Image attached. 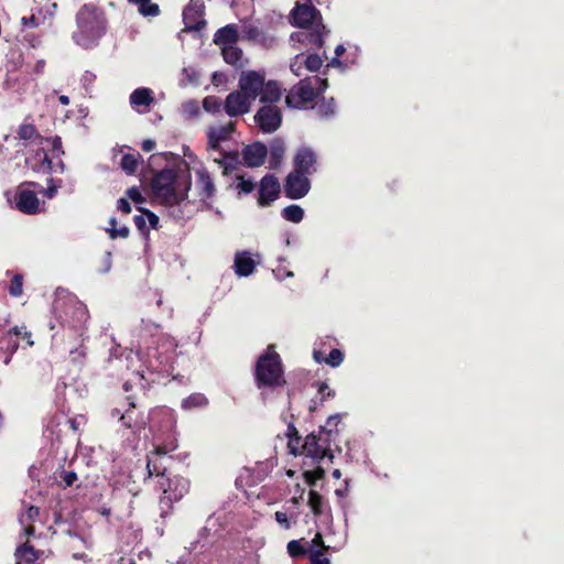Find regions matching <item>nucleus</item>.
Returning <instances> with one entry per match:
<instances>
[{
  "label": "nucleus",
  "instance_id": "nucleus-8",
  "mask_svg": "<svg viewBox=\"0 0 564 564\" xmlns=\"http://www.w3.org/2000/svg\"><path fill=\"white\" fill-rule=\"evenodd\" d=\"M254 121L262 132L272 133L281 127L282 112L274 105H264L257 111Z\"/></svg>",
  "mask_w": 564,
  "mask_h": 564
},
{
  "label": "nucleus",
  "instance_id": "nucleus-26",
  "mask_svg": "<svg viewBox=\"0 0 564 564\" xmlns=\"http://www.w3.org/2000/svg\"><path fill=\"white\" fill-rule=\"evenodd\" d=\"M281 86L275 80L264 82V88H262V91L259 95L260 101L269 105L278 102L281 99Z\"/></svg>",
  "mask_w": 564,
  "mask_h": 564
},
{
  "label": "nucleus",
  "instance_id": "nucleus-21",
  "mask_svg": "<svg viewBox=\"0 0 564 564\" xmlns=\"http://www.w3.org/2000/svg\"><path fill=\"white\" fill-rule=\"evenodd\" d=\"M235 131V123L229 122L226 126L213 127L208 130V147L213 150H218L220 142L230 139L231 133Z\"/></svg>",
  "mask_w": 564,
  "mask_h": 564
},
{
  "label": "nucleus",
  "instance_id": "nucleus-10",
  "mask_svg": "<svg viewBox=\"0 0 564 564\" xmlns=\"http://www.w3.org/2000/svg\"><path fill=\"white\" fill-rule=\"evenodd\" d=\"M311 189L308 176L297 172H290L284 183V194L290 199H301L307 195Z\"/></svg>",
  "mask_w": 564,
  "mask_h": 564
},
{
  "label": "nucleus",
  "instance_id": "nucleus-20",
  "mask_svg": "<svg viewBox=\"0 0 564 564\" xmlns=\"http://www.w3.org/2000/svg\"><path fill=\"white\" fill-rule=\"evenodd\" d=\"M196 186L200 199L205 200L214 197L216 187L209 172L206 169H200L196 172Z\"/></svg>",
  "mask_w": 564,
  "mask_h": 564
},
{
  "label": "nucleus",
  "instance_id": "nucleus-57",
  "mask_svg": "<svg viewBox=\"0 0 564 564\" xmlns=\"http://www.w3.org/2000/svg\"><path fill=\"white\" fill-rule=\"evenodd\" d=\"M184 111L191 116H196L199 112V106L195 100H188L183 104Z\"/></svg>",
  "mask_w": 564,
  "mask_h": 564
},
{
  "label": "nucleus",
  "instance_id": "nucleus-18",
  "mask_svg": "<svg viewBox=\"0 0 564 564\" xmlns=\"http://www.w3.org/2000/svg\"><path fill=\"white\" fill-rule=\"evenodd\" d=\"M204 4L189 3L183 10L184 31H199L206 22L203 19Z\"/></svg>",
  "mask_w": 564,
  "mask_h": 564
},
{
  "label": "nucleus",
  "instance_id": "nucleus-7",
  "mask_svg": "<svg viewBox=\"0 0 564 564\" xmlns=\"http://www.w3.org/2000/svg\"><path fill=\"white\" fill-rule=\"evenodd\" d=\"M166 455L167 449L162 445L155 446L154 449L147 455V475L144 482L153 477L159 480L169 475L167 465L165 464L167 459Z\"/></svg>",
  "mask_w": 564,
  "mask_h": 564
},
{
  "label": "nucleus",
  "instance_id": "nucleus-15",
  "mask_svg": "<svg viewBox=\"0 0 564 564\" xmlns=\"http://www.w3.org/2000/svg\"><path fill=\"white\" fill-rule=\"evenodd\" d=\"M316 163L315 152L308 147H301L293 158V171L308 176L316 172Z\"/></svg>",
  "mask_w": 564,
  "mask_h": 564
},
{
  "label": "nucleus",
  "instance_id": "nucleus-4",
  "mask_svg": "<svg viewBox=\"0 0 564 564\" xmlns=\"http://www.w3.org/2000/svg\"><path fill=\"white\" fill-rule=\"evenodd\" d=\"M328 87L326 78L318 76L305 77L294 85L285 97L290 108H307Z\"/></svg>",
  "mask_w": 564,
  "mask_h": 564
},
{
  "label": "nucleus",
  "instance_id": "nucleus-31",
  "mask_svg": "<svg viewBox=\"0 0 564 564\" xmlns=\"http://www.w3.org/2000/svg\"><path fill=\"white\" fill-rule=\"evenodd\" d=\"M35 159L39 160V165L33 166L32 169L37 172L51 173L53 169L52 160L48 158V154L43 148H40L35 151Z\"/></svg>",
  "mask_w": 564,
  "mask_h": 564
},
{
  "label": "nucleus",
  "instance_id": "nucleus-44",
  "mask_svg": "<svg viewBox=\"0 0 564 564\" xmlns=\"http://www.w3.org/2000/svg\"><path fill=\"white\" fill-rule=\"evenodd\" d=\"M73 311L75 315V322L72 324L73 327H77L78 324H83L88 319V311L83 303H76L73 305Z\"/></svg>",
  "mask_w": 564,
  "mask_h": 564
},
{
  "label": "nucleus",
  "instance_id": "nucleus-43",
  "mask_svg": "<svg viewBox=\"0 0 564 564\" xmlns=\"http://www.w3.org/2000/svg\"><path fill=\"white\" fill-rule=\"evenodd\" d=\"M140 14L143 17H158L160 14V7L158 3L145 0L138 6Z\"/></svg>",
  "mask_w": 564,
  "mask_h": 564
},
{
  "label": "nucleus",
  "instance_id": "nucleus-40",
  "mask_svg": "<svg viewBox=\"0 0 564 564\" xmlns=\"http://www.w3.org/2000/svg\"><path fill=\"white\" fill-rule=\"evenodd\" d=\"M110 228L108 229L109 236L111 239L122 238L126 239L129 237L130 230L127 226H122L120 228L117 227V219L111 217L109 219Z\"/></svg>",
  "mask_w": 564,
  "mask_h": 564
},
{
  "label": "nucleus",
  "instance_id": "nucleus-32",
  "mask_svg": "<svg viewBox=\"0 0 564 564\" xmlns=\"http://www.w3.org/2000/svg\"><path fill=\"white\" fill-rule=\"evenodd\" d=\"M281 214L285 220L294 224L300 223L304 217L303 208L295 204L289 205L285 208H283Z\"/></svg>",
  "mask_w": 564,
  "mask_h": 564
},
{
  "label": "nucleus",
  "instance_id": "nucleus-45",
  "mask_svg": "<svg viewBox=\"0 0 564 564\" xmlns=\"http://www.w3.org/2000/svg\"><path fill=\"white\" fill-rule=\"evenodd\" d=\"M314 386L317 388L319 394V404H323L324 401L333 399L336 395L335 391L330 389L326 382H316Z\"/></svg>",
  "mask_w": 564,
  "mask_h": 564
},
{
  "label": "nucleus",
  "instance_id": "nucleus-61",
  "mask_svg": "<svg viewBox=\"0 0 564 564\" xmlns=\"http://www.w3.org/2000/svg\"><path fill=\"white\" fill-rule=\"evenodd\" d=\"M28 520L31 522H35L40 517V508L35 506H30L25 513Z\"/></svg>",
  "mask_w": 564,
  "mask_h": 564
},
{
  "label": "nucleus",
  "instance_id": "nucleus-53",
  "mask_svg": "<svg viewBox=\"0 0 564 564\" xmlns=\"http://www.w3.org/2000/svg\"><path fill=\"white\" fill-rule=\"evenodd\" d=\"M239 183L237 184V188L239 193L250 194L256 185L252 180H245L242 176H238Z\"/></svg>",
  "mask_w": 564,
  "mask_h": 564
},
{
  "label": "nucleus",
  "instance_id": "nucleus-9",
  "mask_svg": "<svg viewBox=\"0 0 564 564\" xmlns=\"http://www.w3.org/2000/svg\"><path fill=\"white\" fill-rule=\"evenodd\" d=\"M264 74L257 70H245L239 77V91L254 101L264 88Z\"/></svg>",
  "mask_w": 564,
  "mask_h": 564
},
{
  "label": "nucleus",
  "instance_id": "nucleus-17",
  "mask_svg": "<svg viewBox=\"0 0 564 564\" xmlns=\"http://www.w3.org/2000/svg\"><path fill=\"white\" fill-rule=\"evenodd\" d=\"M267 155L268 148L260 141L248 144L242 150V159L248 167H259L263 165Z\"/></svg>",
  "mask_w": 564,
  "mask_h": 564
},
{
  "label": "nucleus",
  "instance_id": "nucleus-33",
  "mask_svg": "<svg viewBox=\"0 0 564 564\" xmlns=\"http://www.w3.org/2000/svg\"><path fill=\"white\" fill-rule=\"evenodd\" d=\"M208 404L207 398L203 393H193L182 401V408L184 410H192L195 408H202Z\"/></svg>",
  "mask_w": 564,
  "mask_h": 564
},
{
  "label": "nucleus",
  "instance_id": "nucleus-25",
  "mask_svg": "<svg viewBox=\"0 0 564 564\" xmlns=\"http://www.w3.org/2000/svg\"><path fill=\"white\" fill-rule=\"evenodd\" d=\"M234 267L239 276H249L254 271L256 262L249 252L243 251L236 253Z\"/></svg>",
  "mask_w": 564,
  "mask_h": 564
},
{
  "label": "nucleus",
  "instance_id": "nucleus-11",
  "mask_svg": "<svg viewBox=\"0 0 564 564\" xmlns=\"http://www.w3.org/2000/svg\"><path fill=\"white\" fill-rule=\"evenodd\" d=\"M323 447V443L321 442L318 435L315 432L310 433L305 437L304 443L301 446V455L311 458L312 463L314 464L321 463L326 457L332 462L334 458V454L328 453Z\"/></svg>",
  "mask_w": 564,
  "mask_h": 564
},
{
  "label": "nucleus",
  "instance_id": "nucleus-1",
  "mask_svg": "<svg viewBox=\"0 0 564 564\" xmlns=\"http://www.w3.org/2000/svg\"><path fill=\"white\" fill-rule=\"evenodd\" d=\"M76 25L72 36L75 43L84 48L94 47L107 30L104 10L91 3L84 4L76 14Z\"/></svg>",
  "mask_w": 564,
  "mask_h": 564
},
{
  "label": "nucleus",
  "instance_id": "nucleus-63",
  "mask_svg": "<svg viewBox=\"0 0 564 564\" xmlns=\"http://www.w3.org/2000/svg\"><path fill=\"white\" fill-rule=\"evenodd\" d=\"M52 151H53L54 153H57L58 155H59V154H64V150H63L62 139H61V137L55 135V137L52 139Z\"/></svg>",
  "mask_w": 564,
  "mask_h": 564
},
{
  "label": "nucleus",
  "instance_id": "nucleus-27",
  "mask_svg": "<svg viewBox=\"0 0 564 564\" xmlns=\"http://www.w3.org/2000/svg\"><path fill=\"white\" fill-rule=\"evenodd\" d=\"M154 97L153 91L150 88L141 87L137 88L132 91L130 95V104L133 107H149L151 104H153Z\"/></svg>",
  "mask_w": 564,
  "mask_h": 564
},
{
  "label": "nucleus",
  "instance_id": "nucleus-5",
  "mask_svg": "<svg viewBox=\"0 0 564 564\" xmlns=\"http://www.w3.org/2000/svg\"><path fill=\"white\" fill-rule=\"evenodd\" d=\"M191 482L181 475H166L156 480V488L162 491L160 496L161 517L165 518L173 511V505L188 494Z\"/></svg>",
  "mask_w": 564,
  "mask_h": 564
},
{
  "label": "nucleus",
  "instance_id": "nucleus-6",
  "mask_svg": "<svg viewBox=\"0 0 564 564\" xmlns=\"http://www.w3.org/2000/svg\"><path fill=\"white\" fill-rule=\"evenodd\" d=\"M124 400V411L122 412V409L115 408L111 410V416L118 417L119 422H121V425L127 429H143L145 425L143 415L141 413L134 412L137 409V398L132 394H129Z\"/></svg>",
  "mask_w": 564,
  "mask_h": 564
},
{
  "label": "nucleus",
  "instance_id": "nucleus-48",
  "mask_svg": "<svg viewBox=\"0 0 564 564\" xmlns=\"http://www.w3.org/2000/svg\"><path fill=\"white\" fill-rule=\"evenodd\" d=\"M59 479L63 488L72 487L78 479L77 474L73 470H62L59 473Z\"/></svg>",
  "mask_w": 564,
  "mask_h": 564
},
{
  "label": "nucleus",
  "instance_id": "nucleus-39",
  "mask_svg": "<svg viewBox=\"0 0 564 564\" xmlns=\"http://www.w3.org/2000/svg\"><path fill=\"white\" fill-rule=\"evenodd\" d=\"M325 469L321 466H317L314 470H305L303 473V478L310 487H314L317 480L325 478Z\"/></svg>",
  "mask_w": 564,
  "mask_h": 564
},
{
  "label": "nucleus",
  "instance_id": "nucleus-37",
  "mask_svg": "<svg viewBox=\"0 0 564 564\" xmlns=\"http://www.w3.org/2000/svg\"><path fill=\"white\" fill-rule=\"evenodd\" d=\"M288 552L291 557L301 558L305 555H310V547H306L299 540H292L288 543Z\"/></svg>",
  "mask_w": 564,
  "mask_h": 564
},
{
  "label": "nucleus",
  "instance_id": "nucleus-42",
  "mask_svg": "<svg viewBox=\"0 0 564 564\" xmlns=\"http://www.w3.org/2000/svg\"><path fill=\"white\" fill-rule=\"evenodd\" d=\"M223 107L221 99L217 96H207L203 100V108L210 113L219 112Z\"/></svg>",
  "mask_w": 564,
  "mask_h": 564
},
{
  "label": "nucleus",
  "instance_id": "nucleus-34",
  "mask_svg": "<svg viewBox=\"0 0 564 564\" xmlns=\"http://www.w3.org/2000/svg\"><path fill=\"white\" fill-rule=\"evenodd\" d=\"M216 162L223 167V173L229 175L237 169L238 154L236 152L226 153L223 159L216 160Z\"/></svg>",
  "mask_w": 564,
  "mask_h": 564
},
{
  "label": "nucleus",
  "instance_id": "nucleus-58",
  "mask_svg": "<svg viewBox=\"0 0 564 564\" xmlns=\"http://www.w3.org/2000/svg\"><path fill=\"white\" fill-rule=\"evenodd\" d=\"M274 519L275 521L282 525L284 529H290L291 528V523L289 521V518H288V514L285 512H282V511H276L274 513Z\"/></svg>",
  "mask_w": 564,
  "mask_h": 564
},
{
  "label": "nucleus",
  "instance_id": "nucleus-56",
  "mask_svg": "<svg viewBox=\"0 0 564 564\" xmlns=\"http://www.w3.org/2000/svg\"><path fill=\"white\" fill-rule=\"evenodd\" d=\"M308 547H314L315 550H323L326 553L329 549L328 545H325L324 539L321 532H316L312 540V544Z\"/></svg>",
  "mask_w": 564,
  "mask_h": 564
},
{
  "label": "nucleus",
  "instance_id": "nucleus-64",
  "mask_svg": "<svg viewBox=\"0 0 564 564\" xmlns=\"http://www.w3.org/2000/svg\"><path fill=\"white\" fill-rule=\"evenodd\" d=\"M339 422H340V415L339 414L330 415L327 419V422H326L325 426L332 427V429H337V425H338Z\"/></svg>",
  "mask_w": 564,
  "mask_h": 564
},
{
  "label": "nucleus",
  "instance_id": "nucleus-38",
  "mask_svg": "<svg viewBox=\"0 0 564 564\" xmlns=\"http://www.w3.org/2000/svg\"><path fill=\"white\" fill-rule=\"evenodd\" d=\"M303 62L304 67L312 73L318 72L324 63L323 58L317 53L304 55Z\"/></svg>",
  "mask_w": 564,
  "mask_h": 564
},
{
  "label": "nucleus",
  "instance_id": "nucleus-12",
  "mask_svg": "<svg viewBox=\"0 0 564 564\" xmlns=\"http://www.w3.org/2000/svg\"><path fill=\"white\" fill-rule=\"evenodd\" d=\"M293 25L307 29L322 22L321 12L312 4H296L292 11Z\"/></svg>",
  "mask_w": 564,
  "mask_h": 564
},
{
  "label": "nucleus",
  "instance_id": "nucleus-28",
  "mask_svg": "<svg viewBox=\"0 0 564 564\" xmlns=\"http://www.w3.org/2000/svg\"><path fill=\"white\" fill-rule=\"evenodd\" d=\"M18 138L22 141H42V135L32 122H23L17 130Z\"/></svg>",
  "mask_w": 564,
  "mask_h": 564
},
{
  "label": "nucleus",
  "instance_id": "nucleus-29",
  "mask_svg": "<svg viewBox=\"0 0 564 564\" xmlns=\"http://www.w3.org/2000/svg\"><path fill=\"white\" fill-rule=\"evenodd\" d=\"M140 159V153H126L121 158L120 166L128 175H133L138 170Z\"/></svg>",
  "mask_w": 564,
  "mask_h": 564
},
{
  "label": "nucleus",
  "instance_id": "nucleus-14",
  "mask_svg": "<svg viewBox=\"0 0 564 564\" xmlns=\"http://www.w3.org/2000/svg\"><path fill=\"white\" fill-rule=\"evenodd\" d=\"M281 193L279 180L273 174L264 175L259 185L258 204L262 207L270 206Z\"/></svg>",
  "mask_w": 564,
  "mask_h": 564
},
{
  "label": "nucleus",
  "instance_id": "nucleus-54",
  "mask_svg": "<svg viewBox=\"0 0 564 564\" xmlns=\"http://www.w3.org/2000/svg\"><path fill=\"white\" fill-rule=\"evenodd\" d=\"M126 196L131 199L135 204H141L145 202V198L141 194L140 189L137 186H132L126 191Z\"/></svg>",
  "mask_w": 564,
  "mask_h": 564
},
{
  "label": "nucleus",
  "instance_id": "nucleus-24",
  "mask_svg": "<svg viewBox=\"0 0 564 564\" xmlns=\"http://www.w3.org/2000/svg\"><path fill=\"white\" fill-rule=\"evenodd\" d=\"M239 40V33L234 24L220 28L214 34V43L219 46L234 45Z\"/></svg>",
  "mask_w": 564,
  "mask_h": 564
},
{
  "label": "nucleus",
  "instance_id": "nucleus-22",
  "mask_svg": "<svg viewBox=\"0 0 564 564\" xmlns=\"http://www.w3.org/2000/svg\"><path fill=\"white\" fill-rule=\"evenodd\" d=\"M269 167L276 170L281 166L285 154V142L282 138L276 137L270 141L269 149Z\"/></svg>",
  "mask_w": 564,
  "mask_h": 564
},
{
  "label": "nucleus",
  "instance_id": "nucleus-2",
  "mask_svg": "<svg viewBox=\"0 0 564 564\" xmlns=\"http://www.w3.org/2000/svg\"><path fill=\"white\" fill-rule=\"evenodd\" d=\"M177 176L175 169L167 167L156 172L152 178V191L165 205H178L187 199L191 175L187 174L183 181H177Z\"/></svg>",
  "mask_w": 564,
  "mask_h": 564
},
{
  "label": "nucleus",
  "instance_id": "nucleus-13",
  "mask_svg": "<svg viewBox=\"0 0 564 564\" xmlns=\"http://www.w3.org/2000/svg\"><path fill=\"white\" fill-rule=\"evenodd\" d=\"M328 33L323 23H317L307 29H302L292 34V39L305 46L321 48L325 43V35Z\"/></svg>",
  "mask_w": 564,
  "mask_h": 564
},
{
  "label": "nucleus",
  "instance_id": "nucleus-60",
  "mask_svg": "<svg viewBox=\"0 0 564 564\" xmlns=\"http://www.w3.org/2000/svg\"><path fill=\"white\" fill-rule=\"evenodd\" d=\"M117 209L122 212L123 214H130L132 207L126 197H121L117 200Z\"/></svg>",
  "mask_w": 564,
  "mask_h": 564
},
{
  "label": "nucleus",
  "instance_id": "nucleus-16",
  "mask_svg": "<svg viewBox=\"0 0 564 564\" xmlns=\"http://www.w3.org/2000/svg\"><path fill=\"white\" fill-rule=\"evenodd\" d=\"M252 101L239 90L227 95L224 109L229 117H237L250 111Z\"/></svg>",
  "mask_w": 564,
  "mask_h": 564
},
{
  "label": "nucleus",
  "instance_id": "nucleus-3",
  "mask_svg": "<svg viewBox=\"0 0 564 564\" xmlns=\"http://www.w3.org/2000/svg\"><path fill=\"white\" fill-rule=\"evenodd\" d=\"M253 377L259 390L275 389L286 383L282 359L272 346L258 357Z\"/></svg>",
  "mask_w": 564,
  "mask_h": 564
},
{
  "label": "nucleus",
  "instance_id": "nucleus-52",
  "mask_svg": "<svg viewBox=\"0 0 564 564\" xmlns=\"http://www.w3.org/2000/svg\"><path fill=\"white\" fill-rule=\"evenodd\" d=\"M303 59H304V54L301 53V54H297L294 57V59L291 62L290 69L295 76H301L302 69L305 68Z\"/></svg>",
  "mask_w": 564,
  "mask_h": 564
},
{
  "label": "nucleus",
  "instance_id": "nucleus-59",
  "mask_svg": "<svg viewBox=\"0 0 564 564\" xmlns=\"http://www.w3.org/2000/svg\"><path fill=\"white\" fill-rule=\"evenodd\" d=\"M21 23L25 28L35 29L40 25L39 19L32 14L30 17H23Z\"/></svg>",
  "mask_w": 564,
  "mask_h": 564
},
{
  "label": "nucleus",
  "instance_id": "nucleus-50",
  "mask_svg": "<svg viewBox=\"0 0 564 564\" xmlns=\"http://www.w3.org/2000/svg\"><path fill=\"white\" fill-rule=\"evenodd\" d=\"M288 438V448L290 449V453L295 456L301 455V446L303 444L301 435H291Z\"/></svg>",
  "mask_w": 564,
  "mask_h": 564
},
{
  "label": "nucleus",
  "instance_id": "nucleus-35",
  "mask_svg": "<svg viewBox=\"0 0 564 564\" xmlns=\"http://www.w3.org/2000/svg\"><path fill=\"white\" fill-rule=\"evenodd\" d=\"M324 505H325V501H324L323 496L315 490H310L308 506L311 507L312 512L315 517H319L323 514Z\"/></svg>",
  "mask_w": 564,
  "mask_h": 564
},
{
  "label": "nucleus",
  "instance_id": "nucleus-47",
  "mask_svg": "<svg viewBox=\"0 0 564 564\" xmlns=\"http://www.w3.org/2000/svg\"><path fill=\"white\" fill-rule=\"evenodd\" d=\"M344 361V352L338 348H333L325 359V364L330 367H338Z\"/></svg>",
  "mask_w": 564,
  "mask_h": 564
},
{
  "label": "nucleus",
  "instance_id": "nucleus-36",
  "mask_svg": "<svg viewBox=\"0 0 564 564\" xmlns=\"http://www.w3.org/2000/svg\"><path fill=\"white\" fill-rule=\"evenodd\" d=\"M223 57L227 64L236 65L242 57V51L234 45L221 47Z\"/></svg>",
  "mask_w": 564,
  "mask_h": 564
},
{
  "label": "nucleus",
  "instance_id": "nucleus-30",
  "mask_svg": "<svg viewBox=\"0 0 564 564\" xmlns=\"http://www.w3.org/2000/svg\"><path fill=\"white\" fill-rule=\"evenodd\" d=\"M318 437L321 438V442L323 443L324 448L328 453H333L330 445L335 441L336 436L338 435L337 429H332L327 426H321L318 432L316 433Z\"/></svg>",
  "mask_w": 564,
  "mask_h": 564
},
{
  "label": "nucleus",
  "instance_id": "nucleus-41",
  "mask_svg": "<svg viewBox=\"0 0 564 564\" xmlns=\"http://www.w3.org/2000/svg\"><path fill=\"white\" fill-rule=\"evenodd\" d=\"M9 294L13 297H20L23 294V275L20 273L13 274L10 285Z\"/></svg>",
  "mask_w": 564,
  "mask_h": 564
},
{
  "label": "nucleus",
  "instance_id": "nucleus-46",
  "mask_svg": "<svg viewBox=\"0 0 564 564\" xmlns=\"http://www.w3.org/2000/svg\"><path fill=\"white\" fill-rule=\"evenodd\" d=\"M325 553L323 550H315L314 547H310V563L311 564H330V560L324 556Z\"/></svg>",
  "mask_w": 564,
  "mask_h": 564
},
{
  "label": "nucleus",
  "instance_id": "nucleus-19",
  "mask_svg": "<svg viewBox=\"0 0 564 564\" xmlns=\"http://www.w3.org/2000/svg\"><path fill=\"white\" fill-rule=\"evenodd\" d=\"M17 207L20 212L34 215L40 210V202L34 191L20 189L15 195Z\"/></svg>",
  "mask_w": 564,
  "mask_h": 564
},
{
  "label": "nucleus",
  "instance_id": "nucleus-55",
  "mask_svg": "<svg viewBox=\"0 0 564 564\" xmlns=\"http://www.w3.org/2000/svg\"><path fill=\"white\" fill-rule=\"evenodd\" d=\"M242 37L248 40H256L259 35V29L254 25H243L241 30Z\"/></svg>",
  "mask_w": 564,
  "mask_h": 564
},
{
  "label": "nucleus",
  "instance_id": "nucleus-23",
  "mask_svg": "<svg viewBox=\"0 0 564 564\" xmlns=\"http://www.w3.org/2000/svg\"><path fill=\"white\" fill-rule=\"evenodd\" d=\"M41 556L30 542H24L14 552L15 564H34Z\"/></svg>",
  "mask_w": 564,
  "mask_h": 564
},
{
  "label": "nucleus",
  "instance_id": "nucleus-49",
  "mask_svg": "<svg viewBox=\"0 0 564 564\" xmlns=\"http://www.w3.org/2000/svg\"><path fill=\"white\" fill-rule=\"evenodd\" d=\"M137 209L142 213L143 215L147 216V219L149 221V229L152 228V229H155L158 230L159 229V224H160V218L158 215H155L153 212H151L150 209H147L144 207H137Z\"/></svg>",
  "mask_w": 564,
  "mask_h": 564
},
{
  "label": "nucleus",
  "instance_id": "nucleus-51",
  "mask_svg": "<svg viewBox=\"0 0 564 564\" xmlns=\"http://www.w3.org/2000/svg\"><path fill=\"white\" fill-rule=\"evenodd\" d=\"M145 217L147 216L141 213V215H135L133 217V221L138 230L141 232V235L144 237H149L150 230L149 227L147 226Z\"/></svg>",
  "mask_w": 564,
  "mask_h": 564
},
{
  "label": "nucleus",
  "instance_id": "nucleus-62",
  "mask_svg": "<svg viewBox=\"0 0 564 564\" xmlns=\"http://www.w3.org/2000/svg\"><path fill=\"white\" fill-rule=\"evenodd\" d=\"M334 108H335V102H334V99L332 98L329 101H323L319 106V111L323 112L324 115H330V113H334Z\"/></svg>",
  "mask_w": 564,
  "mask_h": 564
}]
</instances>
